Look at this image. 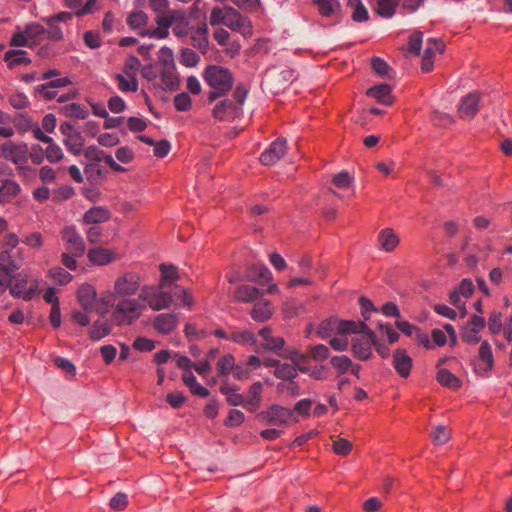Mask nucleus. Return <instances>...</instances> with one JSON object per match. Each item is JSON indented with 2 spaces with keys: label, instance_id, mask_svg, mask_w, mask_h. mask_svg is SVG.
<instances>
[{
  "label": "nucleus",
  "instance_id": "4468645a",
  "mask_svg": "<svg viewBox=\"0 0 512 512\" xmlns=\"http://www.w3.org/2000/svg\"><path fill=\"white\" fill-rule=\"evenodd\" d=\"M494 367L492 347L487 341H483L479 347L478 357L474 361V371L481 376H486Z\"/></svg>",
  "mask_w": 512,
  "mask_h": 512
},
{
  "label": "nucleus",
  "instance_id": "423d86ee",
  "mask_svg": "<svg viewBox=\"0 0 512 512\" xmlns=\"http://www.w3.org/2000/svg\"><path fill=\"white\" fill-rule=\"evenodd\" d=\"M152 10L157 14L156 28H148L141 32L142 36H149L156 39H164L168 36V29L172 24L171 15L166 14L168 0H149Z\"/></svg>",
  "mask_w": 512,
  "mask_h": 512
},
{
  "label": "nucleus",
  "instance_id": "6e6d98bb",
  "mask_svg": "<svg viewBox=\"0 0 512 512\" xmlns=\"http://www.w3.org/2000/svg\"><path fill=\"white\" fill-rule=\"evenodd\" d=\"M331 365L339 374H344L352 366V360L346 355L334 356L331 358Z\"/></svg>",
  "mask_w": 512,
  "mask_h": 512
},
{
  "label": "nucleus",
  "instance_id": "052dcab7",
  "mask_svg": "<svg viewBox=\"0 0 512 512\" xmlns=\"http://www.w3.org/2000/svg\"><path fill=\"white\" fill-rule=\"evenodd\" d=\"M229 17V8L222 9L220 7H215L211 11L210 14V24L215 26L219 24H224Z\"/></svg>",
  "mask_w": 512,
  "mask_h": 512
},
{
  "label": "nucleus",
  "instance_id": "37998d69",
  "mask_svg": "<svg viewBox=\"0 0 512 512\" xmlns=\"http://www.w3.org/2000/svg\"><path fill=\"white\" fill-rule=\"evenodd\" d=\"M148 21V16L143 11H135L128 15L127 17V24L131 29L137 30V29H143L146 26ZM142 30L140 31V33Z\"/></svg>",
  "mask_w": 512,
  "mask_h": 512
},
{
  "label": "nucleus",
  "instance_id": "c85d7f7f",
  "mask_svg": "<svg viewBox=\"0 0 512 512\" xmlns=\"http://www.w3.org/2000/svg\"><path fill=\"white\" fill-rule=\"evenodd\" d=\"M263 390V385L261 382H255L251 385L247 399H244L243 407H245L250 412H255L261 404V393Z\"/></svg>",
  "mask_w": 512,
  "mask_h": 512
},
{
  "label": "nucleus",
  "instance_id": "a19ab883",
  "mask_svg": "<svg viewBox=\"0 0 512 512\" xmlns=\"http://www.w3.org/2000/svg\"><path fill=\"white\" fill-rule=\"evenodd\" d=\"M13 123L15 127L14 129H17L20 134L31 131L36 124L27 113L16 114L14 116Z\"/></svg>",
  "mask_w": 512,
  "mask_h": 512
},
{
  "label": "nucleus",
  "instance_id": "5701e85b",
  "mask_svg": "<svg viewBox=\"0 0 512 512\" xmlns=\"http://www.w3.org/2000/svg\"><path fill=\"white\" fill-rule=\"evenodd\" d=\"M393 366L396 372L403 378L410 375L412 368V358L404 349H396L393 354Z\"/></svg>",
  "mask_w": 512,
  "mask_h": 512
},
{
  "label": "nucleus",
  "instance_id": "603ef678",
  "mask_svg": "<svg viewBox=\"0 0 512 512\" xmlns=\"http://www.w3.org/2000/svg\"><path fill=\"white\" fill-rule=\"evenodd\" d=\"M353 444L345 438H336L333 440L332 450L336 455L347 456L352 451Z\"/></svg>",
  "mask_w": 512,
  "mask_h": 512
},
{
  "label": "nucleus",
  "instance_id": "338daca9",
  "mask_svg": "<svg viewBox=\"0 0 512 512\" xmlns=\"http://www.w3.org/2000/svg\"><path fill=\"white\" fill-rule=\"evenodd\" d=\"M199 56L189 48L183 49L180 55V62L186 67H194L198 64Z\"/></svg>",
  "mask_w": 512,
  "mask_h": 512
},
{
  "label": "nucleus",
  "instance_id": "79ce46f5",
  "mask_svg": "<svg viewBox=\"0 0 512 512\" xmlns=\"http://www.w3.org/2000/svg\"><path fill=\"white\" fill-rule=\"evenodd\" d=\"M229 340L240 345H254L256 344V336L249 330L235 331L229 336Z\"/></svg>",
  "mask_w": 512,
  "mask_h": 512
},
{
  "label": "nucleus",
  "instance_id": "09e8293b",
  "mask_svg": "<svg viewBox=\"0 0 512 512\" xmlns=\"http://www.w3.org/2000/svg\"><path fill=\"white\" fill-rule=\"evenodd\" d=\"M62 111L65 116L76 119H85L88 116V111L85 107L78 103L67 104L62 108Z\"/></svg>",
  "mask_w": 512,
  "mask_h": 512
},
{
  "label": "nucleus",
  "instance_id": "aec40b11",
  "mask_svg": "<svg viewBox=\"0 0 512 512\" xmlns=\"http://www.w3.org/2000/svg\"><path fill=\"white\" fill-rule=\"evenodd\" d=\"M377 244L380 250L392 253L400 244V236L393 228L386 227L379 231Z\"/></svg>",
  "mask_w": 512,
  "mask_h": 512
},
{
  "label": "nucleus",
  "instance_id": "473e14b6",
  "mask_svg": "<svg viewBox=\"0 0 512 512\" xmlns=\"http://www.w3.org/2000/svg\"><path fill=\"white\" fill-rule=\"evenodd\" d=\"M19 184L11 179L5 180L0 186V203L6 204L11 202L20 193Z\"/></svg>",
  "mask_w": 512,
  "mask_h": 512
},
{
  "label": "nucleus",
  "instance_id": "ea45409f",
  "mask_svg": "<svg viewBox=\"0 0 512 512\" xmlns=\"http://www.w3.org/2000/svg\"><path fill=\"white\" fill-rule=\"evenodd\" d=\"M238 389L235 386H231L228 383H223L220 387V392L227 396V402L232 406H243L244 397L239 394Z\"/></svg>",
  "mask_w": 512,
  "mask_h": 512
},
{
  "label": "nucleus",
  "instance_id": "0eeeda50",
  "mask_svg": "<svg viewBox=\"0 0 512 512\" xmlns=\"http://www.w3.org/2000/svg\"><path fill=\"white\" fill-rule=\"evenodd\" d=\"M46 28L37 22H31L22 30L19 27L10 40V46L22 47L27 46L33 48L41 43L44 39Z\"/></svg>",
  "mask_w": 512,
  "mask_h": 512
},
{
  "label": "nucleus",
  "instance_id": "6ab92c4d",
  "mask_svg": "<svg viewBox=\"0 0 512 512\" xmlns=\"http://www.w3.org/2000/svg\"><path fill=\"white\" fill-rule=\"evenodd\" d=\"M225 26L233 31L239 32L245 37H250L252 35L251 22L231 7L229 8V17L225 22Z\"/></svg>",
  "mask_w": 512,
  "mask_h": 512
},
{
  "label": "nucleus",
  "instance_id": "b1692460",
  "mask_svg": "<svg viewBox=\"0 0 512 512\" xmlns=\"http://www.w3.org/2000/svg\"><path fill=\"white\" fill-rule=\"evenodd\" d=\"M251 310V317L256 322H265L271 318L274 308L269 300L262 299L261 297L256 300Z\"/></svg>",
  "mask_w": 512,
  "mask_h": 512
},
{
  "label": "nucleus",
  "instance_id": "a878e982",
  "mask_svg": "<svg viewBox=\"0 0 512 512\" xmlns=\"http://www.w3.org/2000/svg\"><path fill=\"white\" fill-rule=\"evenodd\" d=\"M263 295V291L251 285H239L236 287L233 297L236 301L253 303Z\"/></svg>",
  "mask_w": 512,
  "mask_h": 512
},
{
  "label": "nucleus",
  "instance_id": "6e6552de",
  "mask_svg": "<svg viewBox=\"0 0 512 512\" xmlns=\"http://www.w3.org/2000/svg\"><path fill=\"white\" fill-rule=\"evenodd\" d=\"M260 423L271 426L287 427L298 422L293 411L280 405H271L257 414Z\"/></svg>",
  "mask_w": 512,
  "mask_h": 512
},
{
  "label": "nucleus",
  "instance_id": "dca6fc26",
  "mask_svg": "<svg viewBox=\"0 0 512 512\" xmlns=\"http://www.w3.org/2000/svg\"><path fill=\"white\" fill-rule=\"evenodd\" d=\"M287 152V141L283 137L277 138L261 154L260 161L265 166L277 163Z\"/></svg>",
  "mask_w": 512,
  "mask_h": 512
},
{
  "label": "nucleus",
  "instance_id": "c756f323",
  "mask_svg": "<svg viewBox=\"0 0 512 512\" xmlns=\"http://www.w3.org/2000/svg\"><path fill=\"white\" fill-rule=\"evenodd\" d=\"M4 61L9 69H14L21 65L27 66L31 63V59L28 58L27 52L24 50H8L4 55Z\"/></svg>",
  "mask_w": 512,
  "mask_h": 512
},
{
  "label": "nucleus",
  "instance_id": "680f3d73",
  "mask_svg": "<svg viewBox=\"0 0 512 512\" xmlns=\"http://www.w3.org/2000/svg\"><path fill=\"white\" fill-rule=\"evenodd\" d=\"M10 105L18 110L24 109L29 105L28 97L22 92L12 93L8 97Z\"/></svg>",
  "mask_w": 512,
  "mask_h": 512
},
{
  "label": "nucleus",
  "instance_id": "9d476101",
  "mask_svg": "<svg viewBox=\"0 0 512 512\" xmlns=\"http://www.w3.org/2000/svg\"><path fill=\"white\" fill-rule=\"evenodd\" d=\"M60 132L64 136L63 144L67 150L74 155H79L83 151L85 142L82 134L69 122H63L60 125Z\"/></svg>",
  "mask_w": 512,
  "mask_h": 512
},
{
  "label": "nucleus",
  "instance_id": "9b49d317",
  "mask_svg": "<svg viewBox=\"0 0 512 512\" xmlns=\"http://www.w3.org/2000/svg\"><path fill=\"white\" fill-rule=\"evenodd\" d=\"M486 321L483 316L472 315L467 324L462 328L461 339L471 345L481 340L480 332L485 328Z\"/></svg>",
  "mask_w": 512,
  "mask_h": 512
},
{
  "label": "nucleus",
  "instance_id": "7ed1b4c3",
  "mask_svg": "<svg viewBox=\"0 0 512 512\" xmlns=\"http://www.w3.org/2000/svg\"><path fill=\"white\" fill-rule=\"evenodd\" d=\"M203 77L205 82L211 88L208 94V100L210 102L215 101L218 97L225 95L233 86L232 73L222 66L210 65L208 66Z\"/></svg>",
  "mask_w": 512,
  "mask_h": 512
},
{
  "label": "nucleus",
  "instance_id": "412c9836",
  "mask_svg": "<svg viewBox=\"0 0 512 512\" xmlns=\"http://www.w3.org/2000/svg\"><path fill=\"white\" fill-rule=\"evenodd\" d=\"M367 96L374 98L378 103L386 106L393 105L395 97L392 95V88L388 84L375 85L366 92Z\"/></svg>",
  "mask_w": 512,
  "mask_h": 512
},
{
  "label": "nucleus",
  "instance_id": "4d7b16f0",
  "mask_svg": "<svg viewBox=\"0 0 512 512\" xmlns=\"http://www.w3.org/2000/svg\"><path fill=\"white\" fill-rule=\"evenodd\" d=\"M161 272V281L160 283H164V287L167 286V282H172L178 279V271L174 265L161 264L160 265Z\"/></svg>",
  "mask_w": 512,
  "mask_h": 512
},
{
  "label": "nucleus",
  "instance_id": "0e129e2a",
  "mask_svg": "<svg viewBox=\"0 0 512 512\" xmlns=\"http://www.w3.org/2000/svg\"><path fill=\"white\" fill-rule=\"evenodd\" d=\"M444 49L445 45L443 44L442 41L436 39H429L423 56L431 57L434 59L435 54L443 53Z\"/></svg>",
  "mask_w": 512,
  "mask_h": 512
},
{
  "label": "nucleus",
  "instance_id": "e2e57ef3",
  "mask_svg": "<svg viewBox=\"0 0 512 512\" xmlns=\"http://www.w3.org/2000/svg\"><path fill=\"white\" fill-rule=\"evenodd\" d=\"M158 60L160 68L175 67L173 52L171 49L167 47H163L160 49Z\"/></svg>",
  "mask_w": 512,
  "mask_h": 512
},
{
  "label": "nucleus",
  "instance_id": "8fccbe9b",
  "mask_svg": "<svg viewBox=\"0 0 512 512\" xmlns=\"http://www.w3.org/2000/svg\"><path fill=\"white\" fill-rule=\"evenodd\" d=\"M430 437L434 444L443 445L449 441L451 433L447 427L438 425L432 430Z\"/></svg>",
  "mask_w": 512,
  "mask_h": 512
},
{
  "label": "nucleus",
  "instance_id": "a211bd4d",
  "mask_svg": "<svg viewBox=\"0 0 512 512\" xmlns=\"http://www.w3.org/2000/svg\"><path fill=\"white\" fill-rule=\"evenodd\" d=\"M240 112L239 104H235L233 100L225 99L215 105L212 114L220 121H231L238 117Z\"/></svg>",
  "mask_w": 512,
  "mask_h": 512
},
{
  "label": "nucleus",
  "instance_id": "a18cd8bd",
  "mask_svg": "<svg viewBox=\"0 0 512 512\" xmlns=\"http://www.w3.org/2000/svg\"><path fill=\"white\" fill-rule=\"evenodd\" d=\"M400 0H378L377 13L382 17H392Z\"/></svg>",
  "mask_w": 512,
  "mask_h": 512
},
{
  "label": "nucleus",
  "instance_id": "5fc2aeb1",
  "mask_svg": "<svg viewBox=\"0 0 512 512\" xmlns=\"http://www.w3.org/2000/svg\"><path fill=\"white\" fill-rule=\"evenodd\" d=\"M235 365V358L231 354L222 356L217 363V371L220 375H228Z\"/></svg>",
  "mask_w": 512,
  "mask_h": 512
},
{
  "label": "nucleus",
  "instance_id": "bb28decb",
  "mask_svg": "<svg viewBox=\"0 0 512 512\" xmlns=\"http://www.w3.org/2000/svg\"><path fill=\"white\" fill-rule=\"evenodd\" d=\"M96 289L90 284H83L77 292V298L85 311H92L96 303Z\"/></svg>",
  "mask_w": 512,
  "mask_h": 512
},
{
  "label": "nucleus",
  "instance_id": "f8f14e48",
  "mask_svg": "<svg viewBox=\"0 0 512 512\" xmlns=\"http://www.w3.org/2000/svg\"><path fill=\"white\" fill-rule=\"evenodd\" d=\"M61 236L65 242L66 251L76 257H81L85 253V243L83 238L77 232L75 227L67 226L61 231Z\"/></svg>",
  "mask_w": 512,
  "mask_h": 512
},
{
  "label": "nucleus",
  "instance_id": "49530a36",
  "mask_svg": "<svg viewBox=\"0 0 512 512\" xmlns=\"http://www.w3.org/2000/svg\"><path fill=\"white\" fill-rule=\"evenodd\" d=\"M20 268L13 260H11L10 251L2 249L0 252V269L11 276L15 271Z\"/></svg>",
  "mask_w": 512,
  "mask_h": 512
},
{
  "label": "nucleus",
  "instance_id": "f03ea898",
  "mask_svg": "<svg viewBox=\"0 0 512 512\" xmlns=\"http://www.w3.org/2000/svg\"><path fill=\"white\" fill-rule=\"evenodd\" d=\"M0 157L16 166L18 175L24 179L36 175V169L28 165V145L7 140L0 144Z\"/></svg>",
  "mask_w": 512,
  "mask_h": 512
},
{
  "label": "nucleus",
  "instance_id": "2eb2a0df",
  "mask_svg": "<svg viewBox=\"0 0 512 512\" xmlns=\"http://www.w3.org/2000/svg\"><path fill=\"white\" fill-rule=\"evenodd\" d=\"M291 360L293 361V364L291 363H279V365L276 367L274 371V375L279 379L284 380H292L294 379L298 373L296 366L299 367V370L301 372H306V368L301 367V363L304 362L307 357L304 355H301L297 352H294L290 356Z\"/></svg>",
  "mask_w": 512,
  "mask_h": 512
},
{
  "label": "nucleus",
  "instance_id": "1a4fd4ad",
  "mask_svg": "<svg viewBox=\"0 0 512 512\" xmlns=\"http://www.w3.org/2000/svg\"><path fill=\"white\" fill-rule=\"evenodd\" d=\"M357 327H364L363 325L357 324L353 320H341L338 318H329L323 320L317 329V334L324 339L339 336L351 335Z\"/></svg>",
  "mask_w": 512,
  "mask_h": 512
},
{
  "label": "nucleus",
  "instance_id": "13d9d810",
  "mask_svg": "<svg viewBox=\"0 0 512 512\" xmlns=\"http://www.w3.org/2000/svg\"><path fill=\"white\" fill-rule=\"evenodd\" d=\"M172 19V31L177 37H184L189 34L188 22L185 18H175L171 15Z\"/></svg>",
  "mask_w": 512,
  "mask_h": 512
},
{
  "label": "nucleus",
  "instance_id": "de8ad7c7",
  "mask_svg": "<svg viewBox=\"0 0 512 512\" xmlns=\"http://www.w3.org/2000/svg\"><path fill=\"white\" fill-rule=\"evenodd\" d=\"M111 332V326L105 321H96L90 328L89 335L92 340H100Z\"/></svg>",
  "mask_w": 512,
  "mask_h": 512
},
{
  "label": "nucleus",
  "instance_id": "58836bf2",
  "mask_svg": "<svg viewBox=\"0 0 512 512\" xmlns=\"http://www.w3.org/2000/svg\"><path fill=\"white\" fill-rule=\"evenodd\" d=\"M322 17H332L340 8L338 0H312Z\"/></svg>",
  "mask_w": 512,
  "mask_h": 512
},
{
  "label": "nucleus",
  "instance_id": "2f4dec72",
  "mask_svg": "<svg viewBox=\"0 0 512 512\" xmlns=\"http://www.w3.org/2000/svg\"><path fill=\"white\" fill-rule=\"evenodd\" d=\"M258 334L265 341L263 345L264 349L276 352L284 347V339L282 337L272 336V331L269 327L260 329Z\"/></svg>",
  "mask_w": 512,
  "mask_h": 512
},
{
  "label": "nucleus",
  "instance_id": "3c124183",
  "mask_svg": "<svg viewBox=\"0 0 512 512\" xmlns=\"http://www.w3.org/2000/svg\"><path fill=\"white\" fill-rule=\"evenodd\" d=\"M348 6L353 9L352 19L356 22L366 21L368 19V11L360 0H349Z\"/></svg>",
  "mask_w": 512,
  "mask_h": 512
},
{
  "label": "nucleus",
  "instance_id": "4c0bfd02",
  "mask_svg": "<svg viewBox=\"0 0 512 512\" xmlns=\"http://www.w3.org/2000/svg\"><path fill=\"white\" fill-rule=\"evenodd\" d=\"M437 381L444 387L457 390L461 387V380L448 369H439L436 376Z\"/></svg>",
  "mask_w": 512,
  "mask_h": 512
},
{
  "label": "nucleus",
  "instance_id": "20e7f679",
  "mask_svg": "<svg viewBox=\"0 0 512 512\" xmlns=\"http://www.w3.org/2000/svg\"><path fill=\"white\" fill-rule=\"evenodd\" d=\"M143 282L142 275L133 270L125 271L119 274L113 283L111 297L120 300L134 299L133 296L141 292Z\"/></svg>",
  "mask_w": 512,
  "mask_h": 512
},
{
  "label": "nucleus",
  "instance_id": "4be33fe9",
  "mask_svg": "<svg viewBox=\"0 0 512 512\" xmlns=\"http://www.w3.org/2000/svg\"><path fill=\"white\" fill-rule=\"evenodd\" d=\"M88 259L92 264L98 265V266H104L107 264H110L111 262L115 261L117 257V253L114 250L103 248V247H96L93 249H90L88 251Z\"/></svg>",
  "mask_w": 512,
  "mask_h": 512
},
{
  "label": "nucleus",
  "instance_id": "f3484780",
  "mask_svg": "<svg viewBox=\"0 0 512 512\" xmlns=\"http://www.w3.org/2000/svg\"><path fill=\"white\" fill-rule=\"evenodd\" d=\"M480 95L470 93L464 97L458 107V116L462 120L470 121L479 111Z\"/></svg>",
  "mask_w": 512,
  "mask_h": 512
},
{
  "label": "nucleus",
  "instance_id": "69168bd1",
  "mask_svg": "<svg viewBox=\"0 0 512 512\" xmlns=\"http://www.w3.org/2000/svg\"><path fill=\"white\" fill-rule=\"evenodd\" d=\"M359 305L361 308V315L364 319L362 322L366 323V321L370 319L371 313L376 312L377 308L374 306L370 299L364 296L359 298Z\"/></svg>",
  "mask_w": 512,
  "mask_h": 512
},
{
  "label": "nucleus",
  "instance_id": "774afa93",
  "mask_svg": "<svg viewBox=\"0 0 512 512\" xmlns=\"http://www.w3.org/2000/svg\"><path fill=\"white\" fill-rule=\"evenodd\" d=\"M19 237L15 233H6L0 238V249L11 251L19 244Z\"/></svg>",
  "mask_w": 512,
  "mask_h": 512
},
{
  "label": "nucleus",
  "instance_id": "864d4df0",
  "mask_svg": "<svg viewBox=\"0 0 512 512\" xmlns=\"http://www.w3.org/2000/svg\"><path fill=\"white\" fill-rule=\"evenodd\" d=\"M47 144L48 146L45 150V158L51 163L60 162L64 157L63 151L60 148V146L54 143L53 140L52 142H48Z\"/></svg>",
  "mask_w": 512,
  "mask_h": 512
},
{
  "label": "nucleus",
  "instance_id": "39448f33",
  "mask_svg": "<svg viewBox=\"0 0 512 512\" xmlns=\"http://www.w3.org/2000/svg\"><path fill=\"white\" fill-rule=\"evenodd\" d=\"M364 327H357L352 334L356 336L352 339V354L360 361H367L372 357V348L375 343V333L365 322H357Z\"/></svg>",
  "mask_w": 512,
  "mask_h": 512
},
{
  "label": "nucleus",
  "instance_id": "7c9ffc66",
  "mask_svg": "<svg viewBox=\"0 0 512 512\" xmlns=\"http://www.w3.org/2000/svg\"><path fill=\"white\" fill-rule=\"evenodd\" d=\"M190 43L193 47L203 53L206 52L208 48V28L206 24H203L201 27L191 31Z\"/></svg>",
  "mask_w": 512,
  "mask_h": 512
},
{
  "label": "nucleus",
  "instance_id": "e433bc0d",
  "mask_svg": "<svg viewBox=\"0 0 512 512\" xmlns=\"http://www.w3.org/2000/svg\"><path fill=\"white\" fill-rule=\"evenodd\" d=\"M113 79L116 82L118 90L122 93L136 92L139 88L137 78H129V76L117 73L113 76Z\"/></svg>",
  "mask_w": 512,
  "mask_h": 512
},
{
  "label": "nucleus",
  "instance_id": "c03bdc74",
  "mask_svg": "<svg viewBox=\"0 0 512 512\" xmlns=\"http://www.w3.org/2000/svg\"><path fill=\"white\" fill-rule=\"evenodd\" d=\"M141 62L136 56H129L123 65L120 74L129 76V78H137V73L140 69Z\"/></svg>",
  "mask_w": 512,
  "mask_h": 512
},
{
  "label": "nucleus",
  "instance_id": "bf43d9fd",
  "mask_svg": "<svg viewBox=\"0 0 512 512\" xmlns=\"http://www.w3.org/2000/svg\"><path fill=\"white\" fill-rule=\"evenodd\" d=\"M49 276L60 285L68 284L72 280V275L61 267L50 269Z\"/></svg>",
  "mask_w": 512,
  "mask_h": 512
},
{
  "label": "nucleus",
  "instance_id": "cd10ccee",
  "mask_svg": "<svg viewBox=\"0 0 512 512\" xmlns=\"http://www.w3.org/2000/svg\"><path fill=\"white\" fill-rule=\"evenodd\" d=\"M178 323V317L173 313H162L156 316L154 328L161 334L171 333Z\"/></svg>",
  "mask_w": 512,
  "mask_h": 512
},
{
  "label": "nucleus",
  "instance_id": "f257e3e1",
  "mask_svg": "<svg viewBox=\"0 0 512 512\" xmlns=\"http://www.w3.org/2000/svg\"><path fill=\"white\" fill-rule=\"evenodd\" d=\"M164 288V283L143 285L137 299H122L115 304L112 321L117 325H131L142 316L147 306L153 311L169 308L172 295Z\"/></svg>",
  "mask_w": 512,
  "mask_h": 512
},
{
  "label": "nucleus",
  "instance_id": "72a5a7b5",
  "mask_svg": "<svg viewBox=\"0 0 512 512\" xmlns=\"http://www.w3.org/2000/svg\"><path fill=\"white\" fill-rule=\"evenodd\" d=\"M160 80L161 84L160 86L163 89L167 90H175L179 86V79L176 74V68H160Z\"/></svg>",
  "mask_w": 512,
  "mask_h": 512
},
{
  "label": "nucleus",
  "instance_id": "393cba45",
  "mask_svg": "<svg viewBox=\"0 0 512 512\" xmlns=\"http://www.w3.org/2000/svg\"><path fill=\"white\" fill-rule=\"evenodd\" d=\"M27 283L28 281L26 277H21V275H19L10 288V294L13 297L22 298L26 301L31 300L36 293L37 285L35 287L27 288Z\"/></svg>",
  "mask_w": 512,
  "mask_h": 512
},
{
  "label": "nucleus",
  "instance_id": "c9c22d12",
  "mask_svg": "<svg viewBox=\"0 0 512 512\" xmlns=\"http://www.w3.org/2000/svg\"><path fill=\"white\" fill-rule=\"evenodd\" d=\"M182 380L189 387L192 394L200 397H207L209 395V390L197 382L196 377L191 371H184Z\"/></svg>",
  "mask_w": 512,
  "mask_h": 512
},
{
  "label": "nucleus",
  "instance_id": "f704fd0d",
  "mask_svg": "<svg viewBox=\"0 0 512 512\" xmlns=\"http://www.w3.org/2000/svg\"><path fill=\"white\" fill-rule=\"evenodd\" d=\"M110 219V212L104 207H93L88 210L84 216L83 220L86 224H100L108 221Z\"/></svg>",
  "mask_w": 512,
  "mask_h": 512
},
{
  "label": "nucleus",
  "instance_id": "ddd939ff",
  "mask_svg": "<svg viewBox=\"0 0 512 512\" xmlns=\"http://www.w3.org/2000/svg\"><path fill=\"white\" fill-rule=\"evenodd\" d=\"M73 14L69 12H60L56 15L43 19L46 23V37L51 41H61L64 37L63 30L60 27V22H68L72 20Z\"/></svg>",
  "mask_w": 512,
  "mask_h": 512
}]
</instances>
